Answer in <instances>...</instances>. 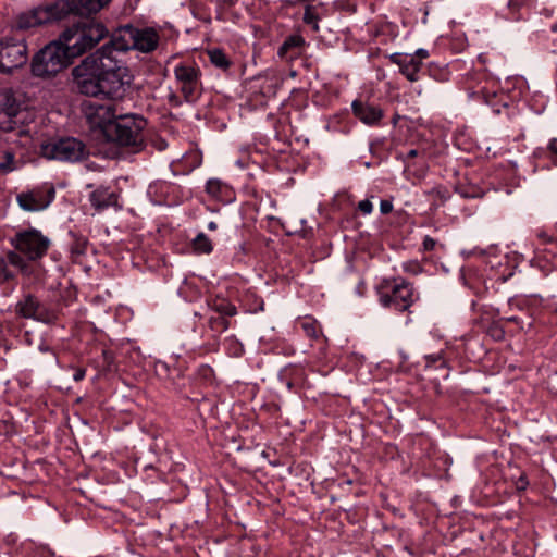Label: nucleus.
Wrapping results in <instances>:
<instances>
[{"mask_svg": "<svg viewBox=\"0 0 557 557\" xmlns=\"http://www.w3.org/2000/svg\"><path fill=\"white\" fill-rule=\"evenodd\" d=\"M16 170L15 153L11 150H4L0 153V173L8 174Z\"/></svg>", "mask_w": 557, "mask_h": 557, "instance_id": "obj_32", "label": "nucleus"}, {"mask_svg": "<svg viewBox=\"0 0 557 557\" xmlns=\"http://www.w3.org/2000/svg\"><path fill=\"white\" fill-rule=\"evenodd\" d=\"M14 312L23 319L35 320L45 324H52L58 320L54 310L48 308L35 295L24 294L15 304Z\"/></svg>", "mask_w": 557, "mask_h": 557, "instance_id": "obj_13", "label": "nucleus"}, {"mask_svg": "<svg viewBox=\"0 0 557 557\" xmlns=\"http://www.w3.org/2000/svg\"><path fill=\"white\" fill-rule=\"evenodd\" d=\"M208 230L215 231L218 228V224L214 221L208 223Z\"/></svg>", "mask_w": 557, "mask_h": 557, "instance_id": "obj_57", "label": "nucleus"}, {"mask_svg": "<svg viewBox=\"0 0 557 557\" xmlns=\"http://www.w3.org/2000/svg\"><path fill=\"white\" fill-rule=\"evenodd\" d=\"M358 209L363 214H370L373 210V205L369 199H364L358 203Z\"/></svg>", "mask_w": 557, "mask_h": 557, "instance_id": "obj_43", "label": "nucleus"}, {"mask_svg": "<svg viewBox=\"0 0 557 557\" xmlns=\"http://www.w3.org/2000/svg\"><path fill=\"white\" fill-rule=\"evenodd\" d=\"M86 121L91 129H99L107 139L109 125H112L117 114L111 104L88 102L83 107Z\"/></svg>", "mask_w": 557, "mask_h": 557, "instance_id": "obj_14", "label": "nucleus"}, {"mask_svg": "<svg viewBox=\"0 0 557 557\" xmlns=\"http://www.w3.org/2000/svg\"><path fill=\"white\" fill-rule=\"evenodd\" d=\"M403 270L408 273L418 274L421 272V265L417 261H407L403 263Z\"/></svg>", "mask_w": 557, "mask_h": 557, "instance_id": "obj_39", "label": "nucleus"}, {"mask_svg": "<svg viewBox=\"0 0 557 557\" xmlns=\"http://www.w3.org/2000/svg\"><path fill=\"white\" fill-rule=\"evenodd\" d=\"M88 200L95 211L99 213L110 208H113L115 211H120L123 208V205L120 202V194L103 185L96 187L88 195Z\"/></svg>", "mask_w": 557, "mask_h": 557, "instance_id": "obj_18", "label": "nucleus"}, {"mask_svg": "<svg viewBox=\"0 0 557 557\" xmlns=\"http://www.w3.org/2000/svg\"><path fill=\"white\" fill-rule=\"evenodd\" d=\"M528 485H529V481H528L527 476L524 474H521L516 482V488L518 491H524V490H527Z\"/></svg>", "mask_w": 557, "mask_h": 557, "instance_id": "obj_46", "label": "nucleus"}, {"mask_svg": "<svg viewBox=\"0 0 557 557\" xmlns=\"http://www.w3.org/2000/svg\"><path fill=\"white\" fill-rule=\"evenodd\" d=\"M27 60L24 38L5 37L0 40V73L10 74L26 64Z\"/></svg>", "mask_w": 557, "mask_h": 557, "instance_id": "obj_11", "label": "nucleus"}, {"mask_svg": "<svg viewBox=\"0 0 557 557\" xmlns=\"http://www.w3.org/2000/svg\"><path fill=\"white\" fill-rule=\"evenodd\" d=\"M13 247L10 261L23 270V280L27 284L41 282L45 269L41 259L51 247V239L35 227L17 231L9 239Z\"/></svg>", "mask_w": 557, "mask_h": 557, "instance_id": "obj_2", "label": "nucleus"}, {"mask_svg": "<svg viewBox=\"0 0 557 557\" xmlns=\"http://www.w3.org/2000/svg\"><path fill=\"white\" fill-rule=\"evenodd\" d=\"M111 0H57L33 8L21 13L16 20L18 29H28L32 27L60 21L69 14L88 16L97 13Z\"/></svg>", "mask_w": 557, "mask_h": 557, "instance_id": "obj_3", "label": "nucleus"}, {"mask_svg": "<svg viewBox=\"0 0 557 557\" xmlns=\"http://www.w3.org/2000/svg\"><path fill=\"white\" fill-rule=\"evenodd\" d=\"M168 101L172 107H180L183 103L181 96L173 91L169 94Z\"/></svg>", "mask_w": 557, "mask_h": 557, "instance_id": "obj_44", "label": "nucleus"}, {"mask_svg": "<svg viewBox=\"0 0 557 557\" xmlns=\"http://www.w3.org/2000/svg\"><path fill=\"white\" fill-rule=\"evenodd\" d=\"M0 347H4L5 350L10 349V345L8 344L7 339L0 337Z\"/></svg>", "mask_w": 557, "mask_h": 557, "instance_id": "obj_56", "label": "nucleus"}, {"mask_svg": "<svg viewBox=\"0 0 557 557\" xmlns=\"http://www.w3.org/2000/svg\"><path fill=\"white\" fill-rule=\"evenodd\" d=\"M30 121V112L20 96L10 88L0 89V129L23 134L24 126Z\"/></svg>", "mask_w": 557, "mask_h": 557, "instance_id": "obj_7", "label": "nucleus"}, {"mask_svg": "<svg viewBox=\"0 0 557 557\" xmlns=\"http://www.w3.org/2000/svg\"><path fill=\"white\" fill-rule=\"evenodd\" d=\"M534 2V0H508L507 5L511 10L519 9L523 5H531Z\"/></svg>", "mask_w": 557, "mask_h": 557, "instance_id": "obj_42", "label": "nucleus"}, {"mask_svg": "<svg viewBox=\"0 0 557 557\" xmlns=\"http://www.w3.org/2000/svg\"><path fill=\"white\" fill-rule=\"evenodd\" d=\"M426 367L442 368L445 366V360L441 352L426 355L425 357Z\"/></svg>", "mask_w": 557, "mask_h": 557, "instance_id": "obj_37", "label": "nucleus"}, {"mask_svg": "<svg viewBox=\"0 0 557 557\" xmlns=\"http://www.w3.org/2000/svg\"><path fill=\"white\" fill-rule=\"evenodd\" d=\"M115 370V358L113 351L102 350V372L109 373Z\"/></svg>", "mask_w": 557, "mask_h": 557, "instance_id": "obj_36", "label": "nucleus"}, {"mask_svg": "<svg viewBox=\"0 0 557 557\" xmlns=\"http://www.w3.org/2000/svg\"><path fill=\"white\" fill-rule=\"evenodd\" d=\"M134 50L143 53H150L157 50L160 41V35L154 27L134 26Z\"/></svg>", "mask_w": 557, "mask_h": 557, "instance_id": "obj_20", "label": "nucleus"}, {"mask_svg": "<svg viewBox=\"0 0 557 557\" xmlns=\"http://www.w3.org/2000/svg\"><path fill=\"white\" fill-rule=\"evenodd\" d=\"M152 145L159 151H162V150L166 149V147H168V143L163 138H156V139H153L152 140Z\"/></svg>", "mask_w": 557, "mask_h": 557, "instance_id": "obj_48", "label": "nucleus"}, {"mask_svg": "<svg viewBox=\"0 0 557 557\" xmlns=\"http://www.w3.org/2000/svg\"><path fill=\"white\" fill-rule=\"evenodd\" d=\"M69 235L71 237L70 251L72 256H84L87 250L88 239L85 236L79 235L73 231H70Z\"/></svg>", "mask_w": 557, "mask_h": 557, "instance_id": "obj_29", "label": "nucleus"}, {"mask_svg": "<svg viewBox=\"0 0 557 557\" xmlns=\"http://www.w3.org/2000/svg\"><path fill=\"white\" fill-rule=\"evenodd\" d=\"M379 304L388 310L411 313L410 308L420 300V293L413 283L397 277H384L375 286Z\"/></svg>", "mask_w": 557, "mask_h": 557, "instance_id": "obj_4", "label": "nucleus"}, {"mask_svg": "<svg viewBox=\"0 0 557 557\" xmlns=\"http://www.w3.org/2000/svg\"><path fill=\"white\" fill-rule=\"evenodd\" d=\"M191 247L196 253L209 255L213 250V245L210 238L200 232L191 242Z\"/></svg>", "mask_w": 557, "mask_h": 557, "instance_id": "obj_31", "label": "nucleus"}, {"mask_svg": "<svg viewBox=\"0 0 557 557\" xmlns=\"http://www.w3.org/2000/svg\"><path fill=\"white\" fill-rule=\"evenodd\" d=\"M175 86L187 103H195L202 94L201 70L195 61H181L174 69Z\"/></svg>", "mask_w": 557, "mask_h": 557, "instance_id": "obj_9", "label": "nucleus"}, {"mask_svg": "<svg viewBox=\"0 0 557 557\" xmlns=\"http://www.w3.org/2000/svg\"><path fill=\"white\" fill-rule=\"evenodd\" d=\"M304 329L306 331V333L310 336H315V327L311 324H305L304 325Z\"/></svg>", "mask_w": 557, "mask_h": 557, "instance_id": "obj_54", "label": "nucleus"}, {"mask_svg": "<svg viewBox=\"0 0 557 557\" xmlns=\"http://www.w3.org/2000/svg\"><path fill=\"white\" fill-rule=\"evenodd\" d=\"M197 375L206 382H210L214 376L213 369L208 364H201L197 370Z\"/></svg>", "mask_w": 557, "mask_h": 557, "instance_id": "obj_38", "label": "nucleus"}, {"mask_svg": "<svg viewBox=\"0 0 557 557\" xmlns=\"http://www.w3.org/2000/svg\"><path fill=\"white\" fill-rule=\"evenodd\" d=\"M425 194L433 199V207L444 206L451 198L449 189L443 185L434 186L425 191Z\"/></svg>", "mask_w": 557, "mask_h": 557, "instance_id": "obj_30", "label": "nucleus"}, {"mask_svg": "<svg viewBox=\"0 0 557 557\" xmlns=\"http://www.w3.org/2000/svg\"><path fill=\"white\" fill-rule=\"evenodd\" d=\"M207 194L223 203H228L235 199L234 189L220 178H210L206 183Z\"/></svg>", "mask_w": 557, "mask_h": 557, "instance_id": "obj_21", "label": "nucleus"}, {"mask_svg": "<svg viewBox=\"0 0 557 557\" xmlns=\"http://www.w3.org/2000/svg\"><path fill=\"white\" fill-rule=\"evenodd\" d=\"M412 55L416 57V60H420V63L422 64V60L429 57V51L426 49L420 48L416 50Z\"/></svg>", "mask_w": 557, "mask_h": 557, "instance_id": "obj_49", "label": "nucleus"}, {"mask_svg": "<svg viewBox=\"0 0 557 557\" xmlns=\"http://www.w3.org/2000/svg\"><path fill=\"white\" fill-rule=\"evenodd\" d=\"M55 198V188L44 183L16 195L18 207L26 212H39L47 209Z\"/></svg>", "mask_w": 557, "mask_h": 557, "instance_id": "obj_12", "label": "nucleus"}, {"mask_svg": "<svg viewBox=\"0 0 557 557\" xmlns=\"http://www.w3.org/2000/svg\"><path fill=\"white\" fill-rule=\"evenodd\" d=\"M148 191L156 197V202L168 207L178 206L188 198V194L180 185L166 181L151 184Z\"/></svg>", "mask_w": 557, "mask_h": 557, "instance_id": "obj_15", "label": "nucleus"}, {"mask_svg": "<svg viewBox=\"0 0 557 557\" xmlns=\"http://www.w3.org/2000/svg\"><path fill=\"white\" fill-rule=\"evenodd\" d=\"M548 149L552 152V154L555 156V162L557 164V138H554L549 141Z\"/></svg>", "mask_w": 557, "mask_h": 557, "instance_id": "obj_51", "label": "nucleus"}, {"mask_svg": "<svg viewBox=\"0 0 557 557\" xmlns=\"http://www.w3.org/2000/svg\"><path fill=\"white\" fill-rule=\"evenodd\" d=\"M550 28L553 32L557 33V23H554Z\"/></svg>", "mask_w": 557, "mask_h": 557, "instance_id": "obj_60", "label": "nucleus"}, {"mask_svg": "<svg viewBox=\"0 0 557 557\" xmlns=\"http://www.w3.org/2000/svg\"><path fill=\"white\" fill-rule=\"evenodd\" d=\"M134 25L126 24L116 28L110 41L100 48H108V51H106L107 57L117 58L119 52L134 50Z\"/></svg>", "mask_w": 557, "mask_h": 557, "instance_id": "obj_16", "label": "nucleus"}, {"mask_svg": "<svg viewBox=\"0 0 557 557\" xmlns=\"http://www.w3.org/2000/svg\"><path fill=\"white\" fill-rule=\"evenodd\" d=\"M302 21L307 25H311L314 30H319V15L315 13L313 7L307 5L305 8Z\"/></svg>", "mask_w": 557, "mask_h": 557, "instance_id": "obj_35", "label": "nucleus"}, {"mask_svg": "<svg viewBox=\"0 0 557 557\" xmlns=\"http://www.w3.org/2000/svg\"><path fill=\"white\" fill-rule=\"evenodd\" d=\"M532 325H533V324H532V322H530V323L528 324V330H530V329L532 327Z\"/></svg>", "mask_w": 557, "mask_h": 557, "instance_id": "obj_61", "label": "nucleus"}, {"mask_svg": "<svg viewBox=\"0 0 557 557\" xmlns=\"http://www.w3.org/2000/svg\"><path fill=\"white\" fill-rule=\"evenodd\" d=\"M421 70L420 60H416L414 55H410L405 63L401 64L400 73L410 82L419 79V72Z\"/></svg>", "mask_w": 557, "mask_h": 557, "instance_id": "obj_28", "label": "nucleus"}, {"mask_svg": "<svg viewBox=\"0 0 557 557\" xmlns=\"http://www.w3.org/2000/svg\"><path fill=\"white\" fill-rule=\"evenodd\" d=\"M86 187H87V188H92V187H94V185H92V184H88Z\"/></svg>", "mask_w": 557, "mask_h": 557, "instance_id": "obj_62", "label": "nucleus"}, {"mask_svg": "<svg viewBox=\"0 0 557 557\" xmlns=\"http://www.w3.org/2000/svg\"><path fill=\"white\" fill-rule=\"evenodd\" d=\"M482 97L484 102L491 107L495 114H499L502 112V108L508 107L507 96L503 91L497 92L484 89L482 90Z\"/></svg>", "mask_w": 557, "mask_h": 557, "instance_id": "obj_26", "label": "nucleus"}, {"mask_svg": "<svg viewBox=\"0 0 557 557\" xmlns=\"http://www.w3.org/2000/svg\"><path fill=\"white\" fill-rule=\"evenodd\" d=\"M553 46H554L553 52L557 53V38L553 39Z\"/></svg>", "mask_w": 557, "mask_h": 557, "instance_id": "obj_58", "label": "nucleus"}, {"mask_svg": "<svg viewBox=\"0 0 557 557\" xmlns=\"http://www.w3.org/2000/svg\"><path fill=\"white\" fill-rule=\"evenodd\" d=\"M502 320H505L510 323H515L519 326L520 330H524L523 321L517 315L506 317V318H503Z\"/></svg>", "mask_w": 557, "mask_h": 557, "instance_id": "obj_47", "label": "nucleus"}, {"mask_svg": "<svg viewBox=\"0 0 557 557\" xmlns=\"http://www.w3.org/2000/svg\"><path fill=\"white\" fill-rule=\"evenodd\" d=\"M86 375V370L84 368H77L73 374V380L75 382H81L84 380Z\"/></svg>", "mask_w": 557, "mask_h": 557, "instance_id": "obj_50", "label": "nucleus"}, {"mask_svg": "<svg viewBox=\"0 0 557 557\" xmlns=\"http://www.w3.org/2000/svg\"><path fill=\"white\" fill-rule=\"evenodd\" d=\"M280 379H281L282 382H284L283 375H280ZM285 385H286L288 391H290V392L294 391V383L292 381L286 380L285 381Z\"/></svg>", "mask_w": 557, "mask_h": 557, "instance_id": "obj_55", "label": "nucleus"}, {"mask_svg": "<svg viewBox=\"0 0 557 557\" xmlns=\"http://www.w3.org/2000/svg\"><path fill=\"white\" fill-rule=\"evenodd\" d=\"M210 63L218 70L227 72L233 62L223 49L212 48L207 50Z\"/></svg>", "mask_w": 557, "mask_h": 557, "instance_id": "obj_25", "label": "nucleus"}, {"mask_svg": "<svg viewBox=\"0 0 557 557\" xmlns=\"http://www.w3.org/2000/svg\"><path fill=\"white\" fill-rule=\"evenodd\" d=\"M108 48H99L72 69L73 89L83 96L123 100L131 91L134 75L126 63L107 57Z\"/></svg>", "mask_w": 557, "mask_h": 557, "instance_id": "obj_1", "label": "nucleus"}, {"mask_svg": "<svg viewBox=\"0 0 557 557\" xmlns=\"http://www.w3.org/2000/svg\"><path fill=\"white\" fill-rule=\"evenodd\" d=\"M436 246H437L436 239H434L433 237H431L429 235L424 236L423 242H422V249L424 251H432L435 249Z\"/></svg>", "mask_w": 557, "mask_h": 557, "instance_id": "obj_41", "label": "nucleus"}, {"mask_svg": "<svg viewBox=\"0 0 557 557\" xmlns=\"http://www.w3.org/2000/svg\"><path fill=\"white\" fill-rule=\"evenodd\" d=\"M486 334L491 336L495 342H500L505 338V329L500 324V321H492L486 329Z\"/></svg>", "mask_w": 557, "mask_h": 557, "instance_id": "obj_33", "label": "nucleus"}, {"mask_svg": "<svg viewBox=\"0 0 557 557\" xmlns=\"http://www.w3.org/2000/svg\"><path fill=\"white\" fill-rule=\"evenodd\" d=\"M351 111L360 122L368 126H379L384 117V112L379 106L361 99L352 101Z\"/></svg>", "mask_w": 557, "mask_h": 557, "instance_id": "obj_19", "label": "nucleus"}, {"mask_svg": "<svg viewBox=\"0 0 557 557\" xmlns=\"http://www.w3.org/2000/svg\"><path fill=\"white\" fill-rule=\"evenodd\" d=\"M41 156L62 162H79L89 156L86 145L75 137L51 139L40 146Z\"/></svg>", "mask_w": 557, "mask_h": 557, "instance_id": "obj_10", "label": "nucleus"}, {"mask_svg": "<svg viewBox=\"0 0 557 557\" xmlns=\"http://www.w3.org/2000/svg\"><path fill=\"white\" fill-rule=\"evenodd\" d=\"M145 470H151V471H154L156 472V469L153 468V466L151 465H148L145 467Z\"/></svg>", "mask_w": 557, "mask_h": 557, "instance_id": "obj_59", "label": "nucleus"}, {"mask_svg": "<svg viewBox=\"0 0 557 557\" xmlns=\"http://www.w3.org/2000/svg\"><path fill=\"white\" fill-rule=\"evenodd\" d=\"M209 325L213 331L216 332H225L230 327V321L227 320V317L216 315V317H210L209 319Z\"/></svg>", "mask_w": 557, "mask_h": 557, "instance_id": "obj_34", "label": "nucleus"}, {"mask_svg": "<svg viewBox=\"0 0 557 557\" xmlns=\"http://www.w3.org/2000/svg\"><path fill=\"white\" fill-rule=\"evenodd\" d=\"M38 349H39V351H41V352H49V354H51V355L54 357L55 361L58 362L57 355H55L54 350H53L51 347H49L48 345L41 344V345L38 347Z\"/></svg>", "mask_w": 557, "mask_h": 557, "instance_id": "obj_52", "label": "nucleus"}, {"mask_svg": "<svg viewBox=\"0 0 557 557\" xmlns=\"http://www.w3.org/2000/svg\"><path fill=\"white\" fill-rule=\"evenodd\" d=\"M306 41L301 35L294 34L285 38L283 44L277 50L280 58H294L300 53V49L305 46Z\"/></svg>", "mask_w": 557, "mask_h": 557, "instance_id": "obj_24", "label": "nucleus"}, {"mask_svg": "<svg viewBox=\"0 0 557 557\" xmlns=\"http://www.w3.org/2000/svg\"><path fill=\"white\" fill-rule=\"evenodd\" d=\"M71 62L72 60L58 39L45 46L34 55L30 64L32 73L37 77H49L59 73Z\"/></svg>", "mask_w": 557, "mask_h": 557, "instance_id": "obj_8", "label": "nucleus"}, {"mask_svg": "<svg viewBox=\"0 0 557 557\" xmlns=\"http://www.w3.org/2000/svg\"><path fill=\"white\" fill-rule=\"evenodd\" d=\"M410 57V54H404L399 52L392 53L389 55V60L392 63L399 66V70L401 69V64L407 61V59Z\"/></svg>", "mask_w": 557, "mask_h": 557, "instance_id": "obj_40", "label": "nucleus"}, {"mask_svg": "<svg viewBox=\"0 0 557 557\" xmlns=\"http://www.w3.org/2000/svg\"><path fill=\"white\" fill-rule=\"evenodd\" d=\"M418 154H419V150L418 149H410L403 160L407 161L409 159L418 157Z\"/></svg>", "mask_w": 557, "mask_h": 557, "instance_id": "obj_53", "label": "nucleus"}, {"mask_svg": "<svg viewBox=\"0 0 557 557\" xmlns=\"http://www.w3.org/2000/svg\"><path fill=\"white\" fill-rule=\"evenodd\" d=\"M393 210V203L389 200L383 199L380 202V211L382 214H387L392 212Z\"/></svg>", "mask_w": 557, "mask_h": 557, "instance_id": "obj_45", "label": "nucleus"}, {"mask_svg": "<svg viewBox=\"0 0 557 557\" xmlns=\"http://www.w3.org/2000/svg\"><path fill=\"white\" fill-rule=\"evenodd\" d=\"M147 125V120L140 114L117 115L109 125L107 141L139 152L146 147L144 132Z\"/></svg>", "mask_w": 557, "mask_h": 557, "instance_id": "obj_6", "label": "nucleus"}, {"mask_svg": "<svg viewBox=\"0 0 557 557\" xmlns=\"http://www.w3.org/2000/svg\"><path fill=\"white\" fill-rule=\"evenodd\" d=\"M186 362L178 359L170 361H160L157 363V372L163 375L174 387L176 392L182 393L186 387L187 379L185 376Z\"/></svg>", "mask_w": 557, "mask_h": 557, "instance_id": "obj_17", "label": "nucleus"}, {"mask_svg": "<svg viewBox=\"0 0 557 557\" xmlns=\"http://www.w3.org/2000/svg\"><path fill=\"white\" fill-rule=\"evenodd\" d=\"M455 191L463 199H479L484 197L487 188L485 185L466 178L455 185Z\"/></svg>", "mask_w": 557, "mask_h": 557, "instance_id": "obj_22", "label": "nucleus"}, {"mask_svg": "<svg viewBox=\"0 0 557 557\" xmlns=\"http://www.w3.org/2000/svg\"><path fill=\"white\" fill-rule=\"evenodd\" d=\"M209 306L218 315L228 318L237 314L236 306L224 297L216 296L212 298Z\"/></svg>", "mask_w": 557, "mask_h": 557, "instance_id": "obj_27", "label": "nucleus"}, {"mask_svg": "<svg viewBox=\"0 0 557 557\" xmlns=\"http://www.w3.org/2000/svg\"><path fill=\"white\" fill-rule=\"evenodd\" d=\"M108 36V29L101 23L85 22L74 24L62 32L59 39L71 60L96 47Z\"/></svg>", "mask_w": 557, "mask_h": 557, "instance_id": "obj_5", "label": "nucleus"}, {"mask_svg": "<svg viewBox=\"0 0 557 557\" xmlns=\"http://www.w3.org/2000/svg\"><path fill=\"white\" fill-rule=\"evenodd\" d=\"M11 253L12 249L0 256V282L2 283L16 281L18 274L23 277V270L10 261Z\"/></svg>", "mask_w": 557, "mask_h": 557, "instance_id": "obj_23", "label": "nucleus"}]
</instances>
